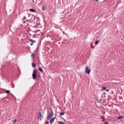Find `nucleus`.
<instances>
[{"instance_id":"39448f33","label":"nucleus","mask_w":124,"mask_h":124,"mask_svg":"<svg viewBox=\"0 0 124 124\" xmlns=\"http://www.w3.org/2000/svg\"><path fill=\"white\" fill-rule=\"evenodd\" d=\"M38 119L39 120H42L43 119V116L41 114V113H40L38 115Z\"/></svg>"},{"instance_id":"f3484780","label":"nucleus","mask_w":124,"mask_h":124,"mask_svg":"<svg viewBox=\"0 0 124 124\" xmlns=\"http://www.w3.org/2000/svg\"><path fill=\"white\" fill-rule=\"evenodd\" d=\"M58 124H65V123H64V122L59 121Z\"/></svg>"},{"instance_id":"f257e3e1","label":"nucleus","mask_w":124,"mask_h":124,"mask_svg":"<svg viewBox=\"0 0 124 124\" xmlns=\"http://www.w3.org/2000/svg\"><path fill=\"white\" fill-rule=\"evenodd\" d=\"M36 74H37V70L35 69L33 70L32 75V79H33V80H35V79H36V78H37V75H36Z\"/></svg>"},{"instance_id":"f03ea898","label":"nucleus","mask_w":124,"mask_h":124,"mask_svg":"<svg viewBox=\"0 0 124 124\" xmlns=\"http://www.w3.org/2000/svg\"><path fill=\"white\" fill-rule=\"evenodd\" d=\"M53 115L54 113H53V111H51L47 117V120H48V121H49V120H50L51 118L53 117Z\"/></svg>"},{"instance_id":"a211bd4d","label":"nucleus","mask_w":124,"mask_h":124,"mask_svg":"<svg viewBox=\"0 0 124 124\" xmlns=\"http://www.w3.org/2000/svg\"><path fill=\"white\" fill-rule=\"evenodd\" d=\"M46 9V8L45 7V6H43L42 7V10L45 11Z\"/></svg>"},{"instance_id":"412c9836","label":"nucleus","mask_w":124,"mask_h":124,"mask_svg":"<svg viewBox=\"0 0 124 124\" xmlns=\"http://www.w3.org/2000/svg\"><path fill=\"white\" fill-rule=\"evenodd\" d=\"M46 124H49V122L46 121Z\"/></svg>"},{"instance_id":"9d476101","label":"nucleus","mask_w":124,"mask_h":124,"mask_svg":"<svg viewBox=\"0 0 124 124\" xmlns=\"http://www.w3.org/2000/svg\"><path fill=\"white\" fill-rule=\"evenodd\" d=\"M39 70L41 72H43V70H42V68H41V67H39Z\"/></svg>"},{"instance_id":"dca6fc26","label":"nucleus","mask_w":124,"mask_h":124,"mask_svg":"<svg viewBox=\"0 0 124 124\" xmlns=\"http://www.w3.org/2000/svg\"><path fill=\"white\" fill-rule=\"evenodd\" d=\"M31 57L32 59H34V54L32 53L31 55Z\"/></svg>"},{"instance_id":"5701e85b","label":"nucleus","mask_w":124,"mask_h":124,"mask_svg":"<svg viewBox=\"0 0 124 124\" xmlns=\"http://www.w3.org/2000/svg\"><path fill=\"white\" fill-rule=\"evenodd\" d=\"M96 0V1H98L99 0Z\"/></svg>"},{"instance_id":"4468645a","label":"nucleus","mask_w":124,"mask_h":124,"mask_svg":"<svg viewBox=\"0 0 124 124\" xmlns=\"http://www.w3.org/2000/svg\"><path fill=\"white\" fill-rule=\"evenodd\" d=\"M16 122H17V120L15 119L13 121V124H16Z\"/></svg>"},{"instance_id":"f8f14e48","label":"nucleus","mask_w":124,"mask_h":124,"mask_svg":"<svg viewBox=\"0 0 124 124\" xmlns=\"http://www.w3.org/2000/svg\"><path fill=\"white\" fill-rule=\"evenodd\" d=\"M30 11H31V12H35V10H34L33 9H31L30 10Z\"/></svg>"},{"instance_id":"20e7f679","label":"nucleus","mask_w":124,"mask_h":124,"mask_svg":"<svg viewBox=\"0 0 124 124\" xmlns=\"http://www.w3.org/2000/svg\"><path fill=\"white\" fill-rule=\"evenodd\" d=\"M29 41L31 42V44H30L31 46H32L33 45V43H35V42H36V41L33 40L31 39H29Z\"/></svg>"},{"instance_id":"aec40b11","label":"nucleus","mask_w":124,"mask_h":124,"mask_svg":"<svg viewBox=\"0 0 124 124\" xmlns=\"http://www.w3.org/2000/svg\"><path fill=\"white\" fill-rule=\"evenodd\" d=\"M106 92H107V93H108V92H109V89H106Z\"/></svg>"},{"instance_id":"9b49d317","label":"nucleus","mask_w":124,"mask_h":124,"mask_svg":"<svg viewBox=\"0 0 124 124\" xmlns=\"http://www.w3.org/2000/svg\"><path fill=\"white\" fill-rule=\"evenodd\" d=\"M123 116H119L118 117H117V119H118V120H121V119H123Z\"/></svg>"},{"instance_id":"2eb2a0df","label":"nucleus","mask_w":124,"mask_h":124,"mask_svg":"<svg viewBox=\"0 0 124 124\" xmlns=\"http://www.w3.org/2000/svg\"><path fill=\"white\" fill-rule=\"evenodd\" d=\"M60 116H63V115H64V112H60Z\"/></svg>"},{"instance_id":"1a4fd4ad","label":"nucleus","mask_w":124,"mask_h":124,"mask_svg":"<svg viewBox=\"0 0 124 124\" xmlns=\"http://www.w3.org/2000/svg\"><path fill=\"white\" fill-rule=\"evenodd\" d=\"M32 67L35 68V67H36V64H35V63H32Z\"/></svg>"},{"instance_id":"0eeeda50","label":"nucleus","mask_w":124,"mask_h":124,"mask_svg":"<svg viewBox=\"0 0 124 124\" xmlns=\"http://www.w3.org/2000/svg\"><path fill=\"white\" fill-rule=\"evenodd\" d=\"M106 89H107V87H103L101 89V91H105L106 90Z\"/></svg>"},{"instance_id":"ddd939ff","label":"nucleus","mask_w":124,"mask_h":124,"mask_svg":"<svg viewBox=\"0 0 124 124\" xmlns=\"http://www.w3.org/2000/svg\"><path fill=\"white\" fill-rule=\"evenodd\" d=\"M6 93H7V94H9L10 93V91L9 90H7L5 92Z\"/></svg>"},{"instance_id":"b1692460","label":"nucleus","mask_w":124,"mask_h":124,"mask_svg":"<svg viewBox=\"0 0 124 124\" xmlns=\"http://www.w3.org/2000/svg\"><path fill=\"white\" fill-rule=\"evenodd\" d=\"M27 22H28V20H26Z\"/></svg>"},{"instance_id":"7ed1b4c3","label":"nucleus","mask_w":124,"mask_h":124,"mask_svg":"<svg viewBox=\"0 0 124 124\" xmlns=\"http://www.w3.org/2000/svg\"><path fill=\"white\" fill-rule=\"evenodd\" d=\"M85 71L87 74H90L91 72V69H89V66H86L85 67Z\"/></svg>"},{"instance_id":"6ab92c4d","label":"nucleus","mask_w":124,"mask_h":124,"mask_svg":"<svg viewBox=\"0 0 124 124\" xmlns=\"http://www.w3.org/2000/svg\"><path fill=\"white\" fill-rule=\"evenodd\" d=\"M98 42H99L98 41H95V45H97V44H98Z\"/></svg>"},{"instance_id":"4be33fe9","label":"nucleus","mask_w":124,"mask_h":124,"mask_svg":"<svg viewBox=\"0 0 124 124\" xmlns=\"http://www.w3.org/2000/svg\"><path fill=\"white\" fill-rule=\"evenodd\" d=\"M102 122H105V119L103 120H102Z\"/></svg>"},{"instance_id":"423d86ee","label":"nucleus","mask_w":124,"mask_h":124,"mask_svg":"<svg viewBox=\"0 0 124 124\" xmlns=\"http://www.w3.org/2000/svg\"><path fill=\"white\" fill-rule=\"evenodd\" d=\"M56 120V117L52 118L50 120V124H52V123H54V121Z\"/></svg>"},{"instance_id":"6e6552de","label":"nucleus","mask_w":124,"mask_h":124,"mask_svg":"<svg viewBox=\"0 0 124 124\" xmlns=\"http://www.w3.org/2000/svg\"><path fill=\"white\" fill-rule=\"evenodd\" d=\"M27 18H26V17H25L23 19H22V21L23 24H26V21H25V19H26Z\"/></svg>"}]
</instances>
